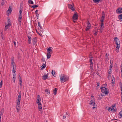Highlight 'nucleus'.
<instances>
[{
  "label": "nucleus",
  "instance_id": "18",
  "mask_svg": "<svg viewBox=\"0 0 122 122\" xmlns=\"http://www.w3.org/2000/svg\"><path fill=\"white\" fill-rule=\"evenodd\" d=\"M45 92H46L47 94L48 95H49L50 94V91L48 89H46L45 90Z\"/></svg>",
  "mask_w": 122,
  "mask_h": 122
},
{
  "label": "nucleus",
  "instance_id": "35",
  "mask_svg": "<svg viewBox=\"0 0 122 122\" xmlns=\"http://www.w3.org/2000/svg\"><path fill=\"white\" fill-rule=\"evenodd\" d=\"M38 6V5H34L32 6V7H33L34 8L37 7Z\"/></svg>",
  "mask_w": 122,
  "mask_h": 122
},
{
  "label": "nucleus",
  "instance_id": "37",
  "mask_svg": "<svg viewBox=\"0 0 122 122\" xmlns=\"http://www.w3.org/2000/svg\"><path fill=\"white\" fill-rule=\"evenodd\" d=\"M41 100V99H37V100L36 102L37 103V104H39V103H41L40 102V101Z\"/></svg>",
  "mask_w": 122,
  "mask_h": 122
},
{
  "label": "nucleus",
  "instance_id": "52",
  "mask_svg": "<svg viewBox=\"0 0 122 122\" xmlns=\"http://www.w3.org/2000/svg\"><path fill=\"white\" fill-rule=\"evenodd\" d=\"M112 70H109V72H108L109 74H111Z\"/></svg>",
  "mask_w": 122,
  "mask_h": 122
},
{
  "label": "nucleus",
  "instance_id": "64",
  "mask_svg": "<svg viewBox=\"0 0 122 122\" xmlns=\"http://www.w3.org/2000/svg\"><path fill=\"white\" fill-rule=\"evenodd\" d=\"M121 66L122 67L121 68V72L122 73V64H121Z\"/></svg>",
  "mask_w": 122,
  "mask_h": 122
},
{
  "label": "nucleus",
  "instance_id": "20",
  "mask_svg": "<svg viewBox=\"0 0 122 122\" xmlns=\"http://www.w3.org/2000/svg\"><path fill=\"white\" fill-rule=\"evenodd\" d=\"M112 111H113L114 112H115L117 110L115 108H114V107H115V106H112Z\"/></svg>",
  "mask_w": 122,
  "mask_h": 122
},
{
  "label": "nucleus",
  "instance_id": "19",
  "mask_svg": "<svg viewBox=\"0 0 122 122\" xmlns=\"http://www.w3.org/2000/svg\"><path fill=\"white\" fill-rule=\"evenodd\" d=\"M28 43L29 44H30L31 42V38L30 36H28Z\"/></svg>",
  "mask_w": 122,
  "mask_h": 122
},
{
  "label": "nucleus",
  "instance_id": "39",
  "mask_svg": "<svg viewBox=\"0 0 122 122\" xmlns=\"http://www.w3.org/2000/svg\"><path fill=\"white\" fill-rule=\"evenodd\" d=\"M105 59L106 60H107L108 59V56L107 53L105 55Z\"/></svg>",
  "mask_w": 122,
  "mask_h": 122
},
{
  "label": "nucleus",
  "instance_id": "43",
  "mask_svg": "<svg viewBox=\"0 0 122 122\" xmlns=\"http://www.w3.org/2000/svg\"><path fill=\"white\" fill-rule=\"evenodd\" d=\"M112 66H113L112 64H111V65L110 66V68L109 69V70H112Z\"/></svg>",
  "mask_w": 122,
  "mask_h": 122
},
{
  "label": "nucleus",
  "instance_id": "46",
  "mask_svg": "<svg viewBox=\"0 0 122 122\" xmlns=\"http://www.w3.org/2000/svg\"><path fill=\"white\" fill-rule=\"evenodd\" d=\"M119 85L121 88H122V83L120 82L119 83Z\"/></svg>",
  "mask_w": 122,
  "mask_h": 122
},
{
  "label": "nucleus",
  "instance_id": "36",
  "mask_svg": "<svg viewBox=\"0 0 122 122\" xmlns=\"http://www.w3.org/2000/svg\"><path fill=\"white\" fill-rule=\"evenodd\" d=\"M104 24L103 22H101V28H103L104 27L103 26Z\"/></svg>",
  "mask_w": 122,
  "mask_h": 122
},
{
  "label": "nucleus",
  "instance_id": "29",
  "mask_svg": "<svg viewBox=\"0 0 122 122\" xmlns=\"http://www.w3.org/2000/svg\"><path fill=\"white\" fill-rule=\"evenodd\" d=\"M120 116H119V117L120 118H121L122 117V111H121L119 113Z\"/></svg>",
  "mask_w": 122,
  "mask_h": 122
},
{
  "label": "nucleus",
  "instance_id": "24",
  "mask_svg": "<svg viewBox=\"0 0 122 122\" xmlns=\"http://www.w3.org/2000/svg\"><path fill=\"white\" fill-rule=\"evenodd\" d=\"M4 109H3L1 110L0 112V116H1L3 115L4 112Z\"/></svg>",
  "mask_w": 122,
  "mask_h": 122
},
{
  "label": "nucleus",
  "instance_id": "47",
  "mask_svg": "<svg viewBox=\"0 0 122 122\" xmlns=\"http://www.w3.org/2000/svg\"><path fill=\"white\" fill-rule=\"evenodd\" d=\"M2 81L0 82V88L2 86Z\"/></svg>",
  "mask_w": 122,
  "mask_h": 122
},
{
  "label": "nucleus",
  "instance_id": "54",
  "mask_svg": "<svg viewBox=\"0 0 122 122\" xmlns=\"http://www.w3.org/2000/svg\"><path fill=\"white\" fill-rule=\"evenodd\" d=\"M103 28H100V32H102V30Z\"/></svg>",
  "mask_w": 122,
  "mask_h": 122
},
{
  "label": "nucleus",
  "instance_id": "12",
  "mask_svg": "<svg viewBox=\"0 0 122 122\" xmlns=\"http://www.w3.org/2000/svg\"><path fill=\"white\" fill-rule=\"evenodd\" d=\"M116 45H117L116 48V51L118 53L119 52V49L120 47V45L119 44Z\"/></svg>",
  "mask_w": 122,
  "mask_h": 122
},
{
  "label": "nucleus",
  "instance_id": "60",
  "mask_svg": "<svg viewBox=\"0 0 122 122\" xmlns=\"http://www.w3.org/2000/svg\"><path fill=\"white\" fill-rule=\"evenodd\" d=\"M118 120L117 119H114H114H112V121H114V120Z\"/></svg>",
  "mask_w": 122,
  "mask_h": 122
},
{
  "label": "nucleus",
  "instance_id": "41",
  "mask_svg": "<svg viewBox=\"0 0 122 122\" xmlns=\"http://www.w3.org/2000/svg\"><path fill=\"white\" fill-rule=\"evenodd\" d=\"M108 110L109 111H112V107H109L108 109Z\"/></svg>",
  "mask_w": 122,
  "mask_h": 122
},
{
  "label": "nucleus",
  "instance_id": "5",
  "mask_svg": "<svg viewBox=\"0 0 122 122\" xmlns=\"http://www.w3.org/2000/svg\"><path fill=\"white\" fill-rule=\"evenodd\" d=\"M78 15L77 14V12H75V13L74 14L73 17V19L75 20H76L78 19Z\"/></svg>",
  "mask_w": 122,
  "mask_h": 122
},
{
  "label": "nucleus",
  "instance_id": "63",
  "mask_svg": "<svg viewBox=\"0 0 122 122\" xmlns=\"http://www.w3.org/2000/svg\"><path fill=\"white\" fill-rule=\"evenodd\" d=\"M91 105L93 107V106H95L96 105V104L95 103V105H94V104H92V105Z\"/></svg>",
  "mask_w": 122,
  "mask_h": 122
},
{
  "label": "nucleus",
  "instance_id": "14",
  "mask_svg": "<svg viewBox=\"0 0 122 122\" xmlns=\"http://www.w3.org/2000/svg\"><path fill=\"white\" fill-rule=\"evenodd\" d=\"M114 41L116 44H118V42L119 41V40L117 37H115L114 38Z\"/></svg>",
  "mask_w": 122,
  "mask_h": 122
},
{
  "label": "nucleus",
  "instance_id": "40",
  "mask_svg": "<svg viewBox=\"0 0 122 122\" xmlns=\"http://www.w3.org/2000/svg\"><path fill=\"white\" fill-rule=\"evenodd\" d=\"M87 25H88V26H91V24H90V22L88 21H87Z\"/></svg>",
  "mask_w": 122,
  "mask_h": 122
},
{
  "label": "nucleus",
  "instance_id": "23",
  "mask_svg": "<svg viewBox=\"0 0 122 122\" xmlns=\"http://www.w3.org/2000/svg\"><path fill=\"white\" fill-rule=\"evenodd\" d=\"M92 58H90L89 60V61L90 62V65H93V63L92 61Z\"/></svg>",
  "mask_w": 122,
  "mask_h": 122
},
{
  "label": "nucleus",
  "instance_id": "7",
  "mask_svg": "<svg viewBox=\"0 0 122 122\" xmlns=\"http://www.w3.org/2000/svg\"><path fill=\"white\" fill-rule=\"evenodd\" d=\"M38 104V109L39 110V111L41 112V113L42 112V105L41 103H39V104Z\"/></svg>",
  "mask_w": 122,
  "mask_h": 122
},
{
  "label": "nucleus",
  "instance_id": "9",
  "mask_svg": "<svg viewBox=\"0 0 122 122\" xmlns=\"http://www.w3.org/2000/svg\"><path fill=\"white\" fill-rule=\"evenodd\" d=\"M117 13L118 14H121L122 13V8H118L116 11Z\"/></svg>",
  "mask_w": 122,
  "mask_h": 122
},
{
  "label": "nucleus",
  "instance_id": "11",
  "mask_svg": "<svg viewBox=\"0 0 122 122\" xmlns=\"http://www.w3.org/2000/svg\"><path fill=\"white\" fill-rule=\"evenodd\" d=\"M37 41V40L36 37H35L32 39V42L33 44H36Z\"/></svg>",
  "mask_w": 122,
  "mask_h": 122
},
{
  "label": "nucleus",
  "instance_id": "56",
  "mask_svg": "<svg viewBox=\"0 0 122 122\" xmlns=\"http://www.w3.org/2000/svg\"><path fill=\"white\" fill-rule=\"evenodd\" d=\"M9 26L8 25H6L5 26V28L7 29L8 28Z\"/></svg>",
  "mask_w": 122,
  "mask_h": 122
},
{
  "label": "nucleus",
  "instance_id": "51",
  "mask_svg": "<svg viewBox=\"0 0 122 122\" xmlns=\"http://www.w3.org/2000/svg\"><path fill=\"white\" fill-rule=\"evenodd\" d=\"M12 71L13 75V74H15V72H16L15 69V70H12Z\"/></svg>",
  "mask_w": 122,
  "mask_h": 122
},
{
  "label": "nucleus",
  "instance_id": "53",
  "mask_svg": "<svg viewBox=\"0 0 122 122\" xmlns=\"http://www.w3.org/2000/svg\"><path fill=\"white\" fill-rule=\"evenodd\" d=\"M20 73H19V79H21V77L20 76Z\"/></svg>",
  "mask_w": 122,
  "mask_h": 122
},
{
  "label": "nucleus",
  "instance_id": "21",
  "mask_svg": "<svg viewBox=\"0 0 122 122\" xmlns=\"http://www.w3.org/2000/svg\"><path fill=\"white\" fill-rule=\"evenodd\" d=\"M93 1L95 3L98 4L100 1H101V0H93Z\"/></svg>",
  "mask_w": 122,
  "mask_h": 122
},
{
  "label": "nucleus",
  "instance_id": "8",
  "mask_svg": "<svg viewBox=\"0 0 122 122\" xmlns=\"http://www.w3.org/2000/svg\"><path fill=\"white\" fill-rule=\"evenodd\" d=\"M22 13H19V17L18 18V20L19 21L20 23L21 21V19H22Z\"/></svg>",
  "mask_w": 122,
  "mask_h": 122
},
{
  "label": "nucleus",
  "instance_id": "49",
  "mask_svg": "<svg viewBox=\"0 0 122 122\" xmlns=\"http://www.w3.org/2000/svg\"><path fill=\"white\" fill-rule=\"evenodd\" d=\"M90 29V28L86 27L85 29V30L86 31H87L89 30Z\"/></svg>",
  "mask_w": 122,
  "mask_h": 122
},
{
  "label": "nucleus",
  "instance_id": "6",
  "mask_svg": "<svg viewBox=\"0 0 122 122\" xmlns=\"http://www.w3.org/2000/svg\"><path fill=\"white\" fill-rule=\"evenodd\" d=\"M105 15L104 12L103 11L102 12V16L101 18L100 21L101 22H103L105 18Z\"/></svg>",
  "mask_w": 122,
  "mask_h": 122
},
{
  "label": "nucleus",
  "instance_id": "25",
  "mask_svg": "<svg viewBox=\"0 0 122 122\" xmlns=\"http://www.w3.org/2000/svg\"><path fill=\"white\" fill-rule=\"evenodd\" d=\"M38 10H36L35 11V13L37 16V19H38V17L39 15V14L38 13Z\"/></svg>",
  "mask_w": 122,
  "mask_h": 122
},
{
  "label": "nucleus",
  "instance_id": "15",
  "mask_svg": "<svg viewBox=\"0 0 122 122\" xmlns=\"http://www.w3.org/2000/svg\"><path fill=\"white\" fill-rule=\"evenodd\" d=\"M52 48L51 47H49L48 49L47 48V52H49L50 53H51L52 52Z\"/></svg>",
  "mask_w": 122,
  "mask_h": 122
},
{
  "label": "nucleus",
  "instance_id": "62",
  "mask_svg": "<svg viewBox=\"0 0 122 122\" xmlns=\"http://www.w3.org/2000/svg\"><path fill=\"white\" fill-rule=\"evenodd\" d=\"M19 81H20V83L22 82V80H21V79H19Z\"/></svg>",
  "mask_w": 122,
  "mask_h": 122
},
{
  "label": "nucleus",
  "instance_id": "2",
  "mask_svg": "<svg viewBox=\"0 0 122 122\" xmlns=\"http://www.w3.org/2000/svg\"><path fill=\"white\" fill-rule=\"evenodd\" d=\"M69 77L66 75L61 74L60 76V79L61 82L63 83L66 81L68 79Z\"/></svg>",
  "mask_w": 122,
  "mask_h": 122
},
{
  "label": "nucleus",
  "instance_id": "32",
  "mask_svg": "<svg viewBox=\"0 0 122 122\" xmlns=\"http://www.w3.org/2000/svg\"><path fill=\"white\" fill-rule=\"evenodd\" d=\"M112 81H115V78L113 75H112Z\"/></svg>",
  "mask_w": 122,
  "mask_h": 122
},
{
  "label": "nucleus",
  "instance_id": "30",
  "mask_svg": "<svg viewBox=\"0 0 122 122\" xmlns=\"http://www.w3.org/2000/svg\"><path fill=\"white\" fill-rule=\"evenodd\" d=\"M46 62H45V64L44 63L42 66V68H41L42 69H44L45 68L46 66Z\"/></svg>",
  "mask_w": 122,
  "mask_h": 122
},
{
  "label": "nucleus",
  "instance_id": "48",
  "mask_svg": "<svg viewBox=\"0 0 122 122\" xmlns=\"http://www.w3.org/2000/svg\"><path fill=\"white\" fill-rule=\"evenodd\" d=\"M37 99H41V98L40 96L39 95H38L37 96Z\"/></svg>",
  "mask_w": 122,
  "mask_h": 122
},
{
  "label": "nucleus",
  "instance_id": "10",
  "mask_svg": "<svg viewBox=\"0 0 122 122\" xmlns=\"http://www.w3.org/2000/svg\"><path fill=\"white\" fill-rule=\"evenodd\" d=\"M11 64L12 67H14L15 65L14 60V58L12 57L11 59Z\"/></svg>",
  "mask_w": 122,
  "mask_h": 122
},
{
  "label": "nucleus",
  "instance_id": "59",
  "mask_svg": "<svg viewBox=\"0 0 122 122\" xmlns=\"http://www.w3.org/2000/svg\"><path fill=\"white\" fill-rule=\"evenodd\" d=\"M36 31L37 32V33H38V34H39V35L40 36H41L42 35V34H40V33H39V32H37V30H36Z\"/></svg>",
  "mask_w": 122,
  "mask_h": 122
},
{
  "label": "nucleus",
  "instance_id": "31",
  "mask_svg": "<svg viewBox=\"0 0 122 122\" xmlns=\"http://www.w3.org/2000/svg\"><path fill=\"white\" fill-rule=\"evenodd\" d=\"M11 7H10L8 10V11L9 12H10V13L12 10L11 9V8H10Z\"/></svg>",
  "mask_w": 122,
  "mask_h": 122
},
{
  "label": "nucleus",
  "instance_id": "3",
  "mask_svg": "<svg viewBox=\"0 0 122 122\" xmlns=\"http://www.w3.org/2000/svg\"><path fill=\"white\" fill-rule=\"evenodd\" d=\"M104 87H101L100 88L101 91L103 93H104L105 94H107L109 93L108 89L107 88H105V86H107L106 84H104Z\"/></svg>",
  "mask_w": 122,
  "mask_h": 122
},
{
  "label": "nucleus",
  "instance_id": "1",
  "mask_svg": "<svg viewBox=\"0 0 122 122\" xmlns=\"http://www.w3.org/2000/svg\"><path fill=\"white\" fill-rule=\"evenodd\" d=\"M21 91H20L19 93V94L17 98V99L16 100V109L17 108L20 109V102L21 99Z\"/></svg>",
  "mask_w": 122,
  "mask_h": 122
},
{
  "label": "nucleus",
  "instance_id": "45",
  "mask_svg": "<svg viewBox=\"0 0 122 122\" xmlns=\"http://www.w3.org/2000/svg\"><path fill=\"white\" fill-rule=\"evenodd\" d=\"M41 60L43 62H46L45 61V58L43 57H42V58Z\"/></svg>",
  "mask_w": 122,
  "mask_h": 122
},
{
  "label": "nucleus",
  "instance_id": "61",
  "mask_svg": "<svg viewBox=\"0 0 122 122\" xmlns=\"http://www.w3.org/2000/svg\"><path fill=\"white\" fill-rule=\"evenodd\" d=\"M89 57L90 58H92V55H90L89 56Z\"/></svg>",
  "mask_w": 122,
  "mask_h": 122
},
{
  "label": "nucleus",
  "instance_id": "13",
  "mask_svg": "<svg viewBox=\"0 0 122 122\" xmlns=\"http://www.w3.org/2000/svg\"><path fill=\"white\" fill-rule=\"evenodd\" d=\"M68 7L69 9L72 11H74L75 10V9L73 8V7L72 6V5L69 4L68 5Z\"/></svg>",
  "mask_w": 122,
  "mask_h": 122
},
{
  "label": "nucleus",
  "instance_id": "58",
  "mask_svg": "<svg viewBox=\"0 0 122 122\" xmlns=\"http://www.w3.org/2000/svg\"><path fill=\"white\" fill-rule=\"evenodd\" d=\"M13 43H14V45L15 46L16 45V42L15 41H14L13 42Z\"/></svg>",
  "mask_w": 122,
  "mask_h": 122
},
{
  "label": "nucleus",
  "instance_id": "50",
  "mask_svg": "<svg viewBox=\"0 0 122 122\" xmlns=\"http://www.w3.org/2000/svg\"><path fill=\"white\" fill-rule=\"evenodd\" d=\"M20 10L19 11V13H22V11H23V10L22 9H20Z\"/></svg>",
  "mask_w": 122,
  "mask_h": 122
},
{
  "label": "nucleus",
  "instance_id": "4",
  "mask_svg": "<svg viewBox=\"0 0 122 122\" xmlns=\"http://www.w3.org/2000/svg\"><path fill=\"white\" fill-rule=\"evenodd\" d=\"M94 96L93 95L92 96L91 98V101L90 102L89 104L90 105L94 104L95 105V102H94Z\"/></svg>",
  "mask_w": 122,
  "mask_h": 122
},
{
  "label": "nucleus",
  "instance_id": "34",
  "mask_svg": "<svg viewBox=\"0 0 122 122\" xmlns=\"http://www.w3.org/2000/svg\"><path fill=\"white\" fill-rule=\"evenodd\" d=\"M118 18L119 19L121 20L122 19V14L119 15L118 16Z\"/></svg>",
  "mask_w": 122,
  "mask_h": 122
},
{
  "label": "nucleus",
  "instance_id": "55",
  "mask_svg": "<svg viewBox=\"0 0 122 122\" xmlns=\"http://www.w3.org/2000/svg\"><path fill=\"white\" fill-rule=\"evenodd\" d=\"M111 74H109L108 75V78L110 79L111 77Z\"/></svg>",
  "mask_w": 122,
  "mask_h": 122
},
{
  "label": "nucleus",
  "instance_id": "22",
  "mask_svg": "<svg viewBox=\"0 0 122 122\" xmlns=\"http://www.w3.org/2000/svg\"><path fill=\"white\" fill-rule=\"evenodd\" d=\"M51 53H49V52H47V58L48 59H49L50 58L51 56Z\"/></svg>",
  "mask_w": 122,
  "mask_h": 122
},
{
  "label": "nucleus",
  "instance_id": "27",
  "mask_svg": "<svg viewBox=\"0 0 122 122\" xmlns=\"http://www.w3.org/2000/svg\"><path fill=\"white\" fill-rule=\"evenodd\" d=\"M28 3L29 4L32 5H33L34 4V3L33 1L31 0H28Z\"/></svg>",
  "mask_w": 122,
  "mask_h": 122
},
{
  "label": "nucleus",
  "instance_id": "57",
  "mask_svg": "<svg viewBox=\"0 0 122 122\" xmlns=\"http://www.w3.org/2000/svg\"><path fill=\"white\" fill-rule=\"evenodd\" d=\"M96 108V107L95 106H93V107L92 108V109H95Z\"/></svg>",
  "mask_w": 122,
  "mask_h": 122
},
{
  "label": "nucleus",
  "instance_id": "38",
  "mask_svg": "<svg viewBox=\"0 0 122 122\" xmlns=\"http://www.w3.org/2000/svg\"><path fill=\"white\" fill-rule=\"evenodd\" d=\"M55 71L52 70V74L54 76H55Z\"/></svg>",
  "mask_w": 122,
  "mask_h": 122
},
{
  "label": "nucleus",
  "instance_id": "33",
  "mask_svg": "<svg viewBox=\"0 0 122 122\" xmlns=\"http://www.w3.org/2000/svg\"><path fill=\"white\" fill-rule=\"evenodd\" d=\"M38 26L42 30V27L41 26V24L40 22H38Z\"/></svg>",
  "mask_w": 122,
  "mask_h": 122
},
{
  "label": "nucleus",
  "instance_id": "17",
  "mask_svg": "<svg viewBox=\"0 0 122 122\" xmlns=\"http://www.w3.org/2000/svg\"><path fill=\"white\" fill-rule=\"evenodd\" d=\"M13 80L14 82L15 83V79L16 78V74H13Z\"/></svg>",
  "mask_w": 122,
  "mask_h": 122
},
{
  "label": "nucleus",
  "instance_id": "42",
  "mask_svg": "<svg viewBox=\"0 0 122 122\" xmlns=\"http://www.w3.org/2000/svg\"><path fill=\"white\" fill-rule=\"evenodd\" d=\"M93 65H90V69L92 70V71H93Z\"/></svg>",
  "mask_w": 122,
  "mask_h": 122
},
{
  "label": "nucleus",
  "instance_id": "28",
  "mask_svg": "<svg viewBox=\"0 0 122 122\" xmlns=\"http://www.w3.org/2000/svg\"><path fill=\"white\" fill-rule=\"evenodd\" d=\"M8 22V25L9 26H10V20L8 19L7 20Z\"/></svg>",
  "mask_w": 122,
  "mask_h": 122
},
{
  "label": "nucleus",
  "instance_id": "16",
  "mask_svg": "<svg viewBox=\"0 0 122 122\" xmlns=\"http://www.w3.org/2000/svg\"><path fill=\"white\" fill-rule=\"evenodd\" d=\"M48 73L46 75H44L42 76L43 78H44L43 79L44 80H45L48 79Z\"/></svg>",
  "mask_w": 122,
  "mask_h": 122
},
{
  "label": "nucleus",
  "instance_id": "44",
  "mask_svg": "<svg viewBox=\"0 0 122 122\" xmlns=\"http://www.w3.org/2000/svg\"><path fill=\"white\" fill-rule=\"evenodd\" d=\"M5 4L4 1H1V5L3 6Z\"/></svg>",
  "mask_w": 122,
  "mask_h": 122
},
{
  "label": "nucleus",
  "instance_id": "26",
  "mask_svg": "<svg viewBox=\"0 0 122 122\" xmlns=\"http://www.w3.org/2000/svg\"><path fill=\"white\" fill-rule=\"evenodd\" d=\"M58 88H56L54 89V93L55 95L56 94V92Z\"/></svg>",
  "mask_w": 122,
  "mask_h": 122
}]
</instances>
